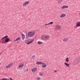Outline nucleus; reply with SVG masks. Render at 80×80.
<instances>
[{
    "label": "nucleus",
    "instance_id": "f257e3e1",
    "mask_svg": "<svg viewBox=\"0 0 80 80\" xmlns=\"http://www.w3.org/2000/svg\"><path fill=\"white\" fill-rule=\"evenodd\" d=\"M34 35H35V32H28V37H32Z\"/></svg>",
    "mask_w": 80,
    "mask_h": 80
},
{
    "label": "nucleus",
    "instance_id": "f03ea898",
    "mask_svg": "<svg viewBox=\"0 0 80 80\" xmlns=\"http://www.w3.org/2000/svg\"><path fill=\"white\" fill-rule=\"evenodd\" d=\"M50 38V36L49 35L45 36L43 37V40L44 41H47Z\"/></svg>",
    "mask_w": 80,
    "mask_h": 80
},
{
    "label": "nucleus",
    "instance_id": "7ed1b4c3",
    "mask_svg": "<svg viewBox=\"0 0 80 80\" xmlns=\"http://www.w3.org/2000/svg\"><path fill=\"white\" fill-rule=\"evenodd\" d=\"M13 63L12 62H11L9 64L6 66V68H10V67H11L13 66Z\"/></svg>",
    "mask_w": 80,
    "mask_h": 80
},
{
    "label": "nucleus",
    "instance_id": "20e7f679",
    "mask_svg": "<svg viewBox=\"0 0 80 80\" xmlns=\"http://www.w3.org/2000/svg\"><path fill=\"white\" fill-rule=\"evenodd\" d=\"M23 66H24V64L21 63V64L19 65L18 67L17 68H18V69H20V68H22V67H23Z\"/></svg>",
    "mask_w": 80,
    "mask_h": 80
},
{
    "label": "nucleus",
    "instance_id": "39448f33",
    "mask_svg": "<svg viewBox=\"0 0 80 80\" xmlns=\"http://www.w3.org/2000/svg\"><path fill=\"white\" fill-rule=\"evenodd\" d=\"M37 68H33L32 70V73H34V72H36L37 71Z\"/></svg>",
    "mask_w": 80,
    "mask_h": 80
},
{
    "label": "nucleus",
    "instance_id": "423d86ee",
    "mask_svg": "<svg viewBox=\"0 0 80 80\" xmlns=\"http://www.w3.org/2000/svg\"><path fill=\"white\" fill-rule=\"evenodd\" d=\"M29 3V2L28 1H26L25 2H24L23 4V6L24 7H25L26 5H27Z\"/></svg>",
    "mask_w": 80,
    "mask_h": 80
},
{
    "label": "nucleus",
    "instance_id": "0eeeda50",
    "mask_svg": "<svg viewBox=\"0 0 80 80\" xmlns=\"http://www.w3.org/2000/svg\"><path fill=\"white\" fill-rule=\"evenodd\" d=\"M36 63L37 65H41V64H45V63H43L42 62H39V61L37 62Z\"/></svg>",
    "mask_w": 80,
    "mask_h": 80
},
{
    "label": "nucleus",
    "instance_id": "6e6552de",
    "mask_svg": "<svg viewBox=\"0 0 80 80\" xmlns=\"http://www.w3.org/2000/svg\"><path fill=\"white\" fill-rule=\"evenodd\" d=\"M56 28L57 30H60L61 28H60V26L59 25H57L56 26Z\"/></svg>",
    "mask_w": 80,
    "mask_h": 80
},
{
    "label": "nucleus",
    "instance_id": "1a4fd4ad",
    "mask_svg": "<svg viewBox=\"0 0 80 80\" xmlns=\"http://www.w3.org/2000/svg\"><path fill=\"white\" fill-rule=\"evenodd\" d=\"M68 8V6L66 5L63 6L61 7V8L62 9H64V8Z\"/></svg>",
    "mask_w": 80,
    "mask_h": 80
},
{
    "label": "nucleus",
    "instance_id": "9d476101",
    "mask_svg": "<svg viewBox=\"0 0 80 80\" xmlns=\"http://www.w3.org/2000/svg\"><path fill=\"white\" fill-rule=\"evenodd\" d=\"M10 39L9 38H7L5 39L4 40L5 42V43H8V42H9V40H10Z\"/></svg>",
    "mask_w": 80,
    "mask_h": 80
},
{
    "label": "nucleus",
    "instance_id": "9b49d317",
    "mask_svg": "<svg viewBox=\"0 0 80 80\" xmlns=\"http://www.w3.org/2000/svg\"><path fill=\"white\" fill-rule=\"evenodd\" d=\"M66 16V14H62L60 16V18H63Z\"/></svg>",
    "mask_w": 80,
    "mask_h": 80
},
{
    "label": "nucleus",
    "instance_id": "f8f14e48",
    "mask_svg": "<svg viewBox=\"0 0 80 80\" xmlns=\"http://www.w3.org/2000/svg\"><path fill=\"white\" fill-rule=\"evenodd\" d=\"M22 40H24L25 38V35H24V34L23 33H22Z\"/></svg>",
    "mask_w": 80,
    "mask_h": 80
},
{
    "label": "nucleus",
    "instance_id": "ddd939ff",
    "mask_svg": "<svg viewBox=\"0 0 80 80\" xmlns=\"http://www.w3.org/2000/svg\"><path fill=\"white\" fill-rule=\"evenodd\" d=\"M76 26L78 27L80 26V22H78Z\"/></svg>",
    "mask_w": 80,
    "mask_h": 80
},
{
    "label": "nucleus",
    "instance_id": "4468645a",
    "mask_svg": "<svg viewBox=\"0 0 80 80\" xmlns=\"http://www.w3.org/2000/svg\"><path fill=\"white\" fill-rule=\"evenodd\" d=\"M64 65L67 66V67H69V65H70V64L69 63H67V62H65Z\"/></svg>",
    "mask_w": 80,
    "mask_h": 80
},
{
    "label": "nucleus",
    "instance_id": "2eb2a0df",
    "mask_svg": "<svg viewBox=\"0 0 80 80\" xmlns=\"http://www.w3.org/2000/svg\"><path fill=\"white\" fill-rule=\"evenodd\" d=\"M42 67H43V68H45V67H47V65H46V64H42Z\"/></svg>",
    "mask_w": 80,
    "mask_h": 80
},
{
    "label": "nucleus",
    "instance_id": "dca6fc26",
    "mask_svg": "<svg viewBox=\"0 0 80 80\" xmlns=\"http://www.w3.org/2000/svg\"><path fill=\"white\" fill-rule=\"evenodd\" d=\"M63 0H59L58 1V4L60 3H62V2H63L62 1Z\"/></svg>",
    "mask_w": 80,
    "mask_h": 80
},
{
    "label": "nucleus",
    "instance_id": "f3484780",
    "mask_svg": "<svg viewBox=\"0 0 80 80\" xmlns=\"http://www.w3.org/2000/svg\"><path fill=\"white\" fill-rule=\"evenodd\" d=\"M66 62H68L69 60H68V58H67L65 59Z\"/></svg>",
    "mask_w": 80,
    "mask_h": 80
},
{
    "label": "nucleus",
    "instance_id": "a211bd4d",
    "mask_svg": "<svg viewBox=\"0 0 80 80\" xmlns=\"http://www.w3.org/2000/svg\"><path fill=\"white\" fill-rule=\"evenodd\" d=\"M35 55H33V56H32L31 57V58L32 59H33V60L34 59H35Z\"/></svg>",
    "mask_w": 80,
    "mask_h": 80
},
{
    "label": "nucleus",
    "instance_id": "6ab92c4d",
    "mask_svg": "<svg viewBox=\"0 0 80 80\" xmlns=\"http://www.w3.org/2000/svg\"><path fill=\"white\" fill-rule=\"evenodd\" d=\"M37 43H38V44H42V42L40 41H38L37 42Z\"/></svg>",
    "mask_w": 80,
    "mask_h": 80
},
{
    "label": "nucleus",
    "instance_id": "aec40b11",
    "mask_svg": "<svg viewBox=\"0 0 80 80\" xmlns=\"http://www.w3.org/2000/svg\"><path fill=\"white\" fill-rule=\"evenodd\" d=\"M20 37H18L16 39V40L18 41V40H20Z\"/></svg>",
    "mask_w": 80,
    "mask_h": 80
},
{
    "label": "nucleus",
    "instance_id": "412c9836",
    "mask_svg": "<svg viewBox=\"0 0 80 80\" xmlns=\"http://www.w3.org/2000/svg\"><path fill=\"white\" fill-rule=\"evenodd\" d=\"M33 40L32 39V40L31 41V42L27 43V44H28H28H30V43H32V42H33Z\"/></svg>",
    "mask_w": 80,
    "mask_h": 80
},
{
    "label": "nucleus",
    "instance_id": "4be33fe9",
    "mask_svg": "<svg viewBox=\"0 0 80 80\" xmlns=\"http://www.w3.org/2000/svg\"><path fill=\"white\" fill-rule=\"evenodd\" d=\"M7 37H8V36L7 35L4 37V39H7Z\"/></svg>",
    "mask_w": 80,
    "mask_h": 80
},
{
    "label": "nucleus",
    "instance_id": "5701e85b",
    "mask_svg": "<svg viewBox=\"0 0 80 80\" xmlns=\"http://www.w3.org/2000/svg\"><path fill=\"white\" fill-rule=\"evenodd\" d=\"M49 25H52L53 23V22H51L49 23Z\"/></svg>",
    "mask_w": 80,
    "mask_h": 80
},
{
    "label": "nucleus",
    "instance_id": "b1692460",
    "mask_svg": "<svg viewBox=\"0 0 80 80\" xmlns=\"http://www.w3.org/2000/svg\"><path fill=\"white\" fill-rule=\"evenodd\" d=\"M39 75L40 76H43V74H42V72L39 73Z\"/></svg>",
    "mask_w": 80,
    "mask_h": 80
},
{
    "label": "nucleus",
    "instance_id": "393cba45",
    "mask_svg": "<svg viewBox=\"0 0 80 80\" xmlns=\"http://www.w3.org/2000/svg\"><path fill=\"white\" fill-rule=\"evenodd\" d=\"M63 41L64 42H67V40L65 38H64V39H63Z\"/></svg>",
    "mask_w": 80,
    "mask_h": 80
},
{
    "label": "nucleus",
    "instance_id": "a878e982",
    "mask_svg": "<svg viewBox=\"0 0 80 80\" xmlns=\"http://www.w3.org/2000/svg\"><path fill=\"white\" fill-rule=\"evenodd\" d=\"M25 72H28V69H25L24 70Z\"/></svg>",
    "mask_w": 80,
    "mask_h": 80
},
{
    "label": "nucleus",
    "instance_id": "bb28decb",
    "mask_svg": "<svg viewBox=\"0 0 80 80\" xmlns=\"http://www.w3.org/2000/svg\"><path fill=\"white\" fill-rule=\"evenodd\" d=\"M2 43H3V44H4V43H5V41L3 40L2 42Z\"/></svg>",
    "mask_w": 80,
    "mask_h": 80
},
{
    "label": "nucleus",
    "instance_id": "cd10ccee",
    "mask_svg": "<svg viewBox=\"0 0 80 80\" xmlns=\"http://www.w3.org/2000/svg\"><path fill=\"white\" fill-rule=\"evenodd\" d=\"M40 79V78L39 77H38L37 78V79L38 80H39Z\"/></svg>",
    "mask_w": 80,
    "mask_h": 80
},
{
    "label": "nucleus",
    "instance_id": "c85d7f7f",
    "mask_svg": "<svg viewBox=\"0 0 80 80\" xmlns=\"http://www.w3.org/2000/svg\"><path fill=\"white\" fill-rule=\"evenodd\" d=\"M2 80H7V78H3L2 79Z\"/></svg>",
    "mask_w": 80,
    "mask_h": 80
},
{
    "label": "nucleus",
    "instance_id": "c756f323",
    "mask_svg": "<svg viewBox=\"0 0 80 80\" xmlns=\"http://www.w3.org/2000/svg\"><path fill=\"white\" fill-rule=\"evenodd\" d=\"M45 25H50V24L48 23V24H45Z\"/></svg>",
    "mask_w": 80,
    "mask_h": 80
},
{
    "label": "nucleus",
    "instance_id": "7c9ffc66",
    "mask_svg": "<svg viewBox=\"0 0 80 80\" xmlns=\"http://www.w3.org/2000/svg\"><path fill=\"white\" fill-rule=\"evenodd\" d=\"M5 39L4 37H3V38H2V39H1V40H4Z\"/></svg>",
    "mask_w": 80,
    "mask_h": 80
},
{
    "label": "nucleus",
    "instance_id": "2f4dec72",
    "mask_svg": "<svg viewBox=\"0 0 80 80\" xmlns=\"http://www.w3.org/2000/svg\"><path fill=\"white\" fill-rule=\"evenodd\" d=\"M17 41V40H16H16H14V42H15V41Z\"/></svg>",
    "mask_w": 80,
    "mask_h": 80
},
{
    "label": "nucleus",
    "instance_id": "473e14b6",
    "mask_svg": "<svg viewBox=\"0 0 80 80\" xmlns=\"http://www.w3.org/2000/svg\"><path fill=\"white\" fill-rule=\"evenodd\" d=\"M10 80H13V79H12V78H10Z\"/></svg>",
    "mask_w": 80,
    "mask_h": 80
},
{
    "label": "nucleus",
    "instance_id": "72a5a7b5",
    "mask_svg": "<svg viewBox=\"0 0 80 80\" xmlns=\"http://www.w3.org/2000/svg\"><path fill=\"white\" fill-rule=\"evenodd\" d=\"M55 72H57V71L56 70L54 71Z\"/></svg>",
    "mask_w": 80,
    "mask_h": 80
},
{
    "label": "nucleus",
    "instance_id": "f704fd0d",
    "mask_svg": "<svg viewBox=\"0 0 80 80\" xmlns=\"http://www.w3.org/2000/svg\"><path fill=\"white\" fill-rule=\"evenodd\" d=\"M7 80H10V79H7Z\"/></svg>",
    "mask_w": 80,
    "mask_h": 80
},
{
    "label": "nucleus",
    "instance_id": "c9c22d12",
    "mask_svg": "<svg viewBox=\"0 0 80 80\" xmlns=\"http://www.w3.org/2000/svg\"><path fill=\"white\" fill-rule=\"evenodd\" d=\"M26 35H27V33H26Z\"/></svg>",
    "mask_w": 80,
    "mask_h": 80
},
{
    "label": "nucleus",
    "instance_id": "e433bc0d",
    "mask_svg": "<svg viewBox=\"0 0 80 80\" xmlns=\"http://www.w3.org/2000/svg\"><path fill=\"white\" fill-rule=\"evenodd\" d=\"M57 37H58V35H57Z\"/></svg>",
    "mask_w": 80,
    "mask_h": 80
},
{
    "label": "nucleus",
    "instance_id": "4c0bfd02",
    "mask_svg": "<svg viewBox=\"0 0 80 80\" xmlns=\"http://www.w3.org/2000/svg\"><path fill=\"white\" fill-rule=\"evenodd\" d=\"M0 65H1V63H0Z\"/></svg>",
    "mask_w": 80,
    "mask_h": 80
}]
</instances>
